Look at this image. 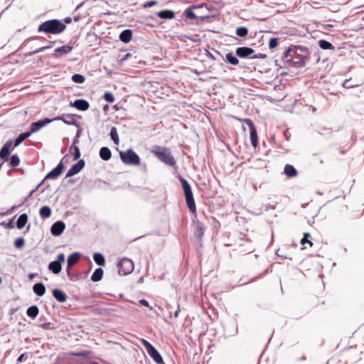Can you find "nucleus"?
Masks as SVG:
<instances>
[{
    "label": "nucleus",
    "mask_w": 364,
    "mask_h": 364,
    "mask_svg": "<svg viewBox=\"0 0 364 364\" xmlns=\"http://www.w3.org/2000/svg\"><path fill=\"white\" fill-rule=\"evenodd\" d=\"M278 46V38H272L269 42V48L270 49H274Z\"/></svg>",
    "instance_id": "nucleus-43"
},
{
    "label": "nucleus",
    "mask_w": 364,
    "mask_h": 364,
    "mask_svg": "<svg viewBox=\"0 0 364 364\" xmlns=\"http://www.w3.org/2000/svg\"><path fill=\"white\" fill-rule=\"evenodd\" d=\"M284 173L290 178H293L297 176L298 172L296 169L291 164H287L284 166Z\"/></svg>",
    "instance_id": "nucleus-20"
},
{
    "label": "nucleus",
    "mask_w": 364,
    "mask_h": 364,
    "mask_svg": "<svg viewBox=\"0 0 364 364\" xmlns=\"http://www.w3.org/2000/svg\"><path fill=\"white\" fill-rule=\"evenodd\" d=\"M157 16L164 19H172L175 17V14L171 10H163L157 13Z\"/></svg>",
    "instance_id": "nucleus-19"
},
{
    "label": "nucleus",
    "mask_w": 364,
    "mask_h": 364,
    "mask_svg": "<svg viewBox=\"0 0 364 364\" xmlns=\"http://www.w3.org/2000/svg\"><path fill=\"white\" fill-rule=\"evenodd\" d=\"M236 34L240 37H246L248 34V30L246 27H239L236 30Z\"/></svg>",
    "instance_id": "nucleus-37"
},
{
    "label": "nucleus",
    "mask_w": 364,
    "mask_h": 364,
    "mask_svg": "<svg viewBox=\"0 0 364 364\" xmlns=\"http://www.w3.org/2000/svg\"><path fill=\"white\" fill-rule=\"evenodd\" d=\"M103 98L105 101L109 103H112L115 100L114 95L109 92H107L104 94Z\"/></svg>",
    "instance_id": "nucleus-41"
},
{
    "label": "nucleus",
    "mask_w": 364,
    "mask_h": 364,
    "mask_svg": "<svg viewBox=\"0 0 364 364\" xmlns=\"http://www.w3.org/2000/svg\"><path fill=\"white\" fill-rule=\"evenodd\" d=\"M185 15L186 17L189 19H196L197 18L196 15L191 8H188L185 11Z\"/></svg>",
    "instance_id": "nucleus-40"
},
{
    "label": "nucleus",
    "mask_w": 364,
    "mask_h": 364,
    "mask_svg": "<svg viewBox=\"0 0 364 364\" xmlns=\"http://www.w3.org/2000/svg\"><path fill=\"white\" fill-rule=\"evenodd\" d=\"M64 22L65 23H70L72 22V18L71 17H66L65 19H64Z\"/></svg>",
    "instance_id": "nucleus-55"
},
{
    "label": "nucleus",
    "mask_w": 364,
    "mask_h": 364,
    "mask_svg": "<svg viewBox=\"0 0 364 364\" xmlns=\"http://www.w3.org/2000/svg\"><path fill=\"white\" fill-rule=\"evenodd\" d=\"M119 156L122 162L127 165L138 166L140 164L139 156L132 149L122 151Z\"/></svg>",
    "instance_id": "nucleus-5"
},
{
    "label": "nucleus",
    "mask_w": 364,
    "mask_h": 364,
    "mask_svg": "<svg viewBox=\"0 0 364 364\" xmlns=\"http://www.w3.org/2000/svg\"><path fill=\"white\" fill-rule=\"evenodd\" d=\"M20 164V159L19 157L15 154L12 155L10 158V165L11 167H16Z\"/></svg>",
    "instance_id": "nucleus-36"
},
{
    "label": "nucleus",
    "mask_w": 364,
    "mask_h": 364,
    "mask_svg": "<svg viewBox=\"0 0 364 364\" xmlns=\"http://www.w3.org/2000/svg\"><path fill=\"white\" fill-rule=\"evenodd\" d=\"M103 276V269L102 268H97L95 270L94 273L91 277V279L93 282L100 281Z\"/></svg>",
    "instance_id": "nucleus-29"
},
{
    "label": "nucleus",
    "mask_w": 364,
    "mask_h": 364,
    "mask_svg": "<svg viewBox=\"0 0 364 364\" xmlns=\"http://www.w3.org/2000/svg\"><path fill=\"white\" fill-rule=\"evenodd\" d=\"M158 2L156 1H149L144 4V7L149 8L156 5Z\"/></svg>",
    "instance_id": "nucleus-47"
},
{
    "label": "nucleus",
    "mask_w": 364,
    "mask_h": 364,
    "mask_svg": "<svg viewBox=\"0 0 364 364\" xmlns=\"http://www.w3.org/2000/svg\"><path fill=\"white\" fill-rule=\"evenodd\" d=\"M195 230L194 235L198 239H201L204 235L205 226L197 218L193 220Z\"/></svg>",
    "instance_id": "nucleus-10"
},
{
    "label": "nucleus",
    "mask_w": 364,
    "mask_h": 364,
    "mask_svg": "<svg viewBox=\"0 0 364 364\" xmlns=\"http://www.w3.org/2000/svg\"><path fill=\"white\" fill-rule=\"evenodd\" d=\"M227 61L234 65H236L239 63L238 59L234 56L232 53H228L226 55Z\"/></svg>",
    "instance_id": "nucleus-35"
},
{
    "label": "nucleus",
    "mask_w": 364,
    "mask_h": 364,
    "mask_svg": "<svg viewBox=\"0 0 364 364\" xmlns=\"http://www.w3.org/2000/svg\"><path fill=\"white\" fill-rule=\"evenodd\" d=\"M110 136H111L112 139L114 141V144L118 145L119 142V136H118V133H117V130L116 127H113L111 129Z\"/></svg>",
    "instance_id": "nucleus-33"
},
{
    "label": "nucleus",
    "mask_w": 364,
    "mask_h": 364,
    "mask_svg": "<svg viewBox=\"0 0 364 364\" xmlns=\"http://www.w3.org/2000/svg\"><path fill=\"white\" fill-rule=\"evenodd\" d=\"M266 58V55H264V54L256 55L252 57V58Z\"/></svg>",
    "instance_id": "nucleus-52"
},
{
    "label": "nucleus",
    "mask_w": 364,
    "mask_h": 364,
    "mask_svg": "<svg viewBox=\"0 0 364 364\" xmlns=\"http://www.w3.org/2000/svg\"><path fill=\"white\" fill-rule=\"evenodd\" d=\"M180 311H181L180 310V306H179V304H178L177 309H176V311L174 313V317L175 318H177L178 316V314H179Z\"/></svg>",
    "instance_id": "nucleus-53"
},
{
    "label": "nucleus",
    "mask_w": 364,
    "mask_h": 364,
    "mask_svg": "<svg viewBox=\"0 0 364 364\" xmlns=\"http://www.w3.org/2000/svg\"><path fill=\"white\" fill-rule=\"evenodd\" d=\"M318 44L320 48L323 50H334V46L327 41L320 40Z\"/></svg>",
    "instance_id": "nucleus-32"
},
{
    "label": "nucleus",
    "mask_w": 364,
    "mask_h": 364,
    "mask_svg": "<svg viewBox=\"0 0 364 364\" xmlns=\"http://www.w3.org/2000/svg\"><path fill=\"white\" fill-rule=\"evenodd\" d=\"M255 53V50L248 47H240L236 50V54L240 58H247Z\"/></svg>",
    "instance_id": "nucleus-17"
},
{
    "label": "nucleus",
    "mask_w": 364,
    "mask_h": 364,
    "mask_svg": "<svg viewBox=\"0 0 364 364\" xmlns=\"http://www.w3.org/2000/svg\"><path fill=\"white\" fill-rule=\"evenodd\" d=\"M72 148L74 150V152H73V159L74 160H77L80 158V149H79V148L77 146H73Z\"/></svg>",
    "instance_id": "nucleus-45"
},
{
    "label": "nucleus",
    "mask_w": 364,
    "mask_h": 364,
    "mask_svg": "<svg viewBox=\"0 0 364 364\" xmlns=\"http://www.w3.org/2000/svg\"><path fill=\"white\" fill-rule=\"evenodd\" d=\"M36 276V274H34V273H32V274H30L28 275V277L30 279H32L33 278H34Z\"/></svg>",
    "instance_id": "nucleus-56"
},
{
    "label": "nucleus",
    "mask_w": 364,
    "mask_h": 364,
    "mask_svg": "<svg viewBox=\"0 0 364 364\" xmlns=\"http://www.w3.org/2000/svg\"><path fill=\"white\" fill-rule=\"evenodd\" d=\"M28 222V215L26 213L21 214L16 223V227L18 229L21 230L23 228V227L26 225V224Z\"/></svg>",
    "instance_id": "nucleus-26"
},
{
    "label": "nucleus",
    "mask_w": 364,
    "mask_h": 364,
    "mask_svg": "<svg viewBox=\"0 0 364 364\" xmlns=\"http://www.w3.org/2000/svg\"><path fill=\"white\" fill-rule=\"evenodd\" d=\"M72 80L76 83H83L85 77L80 74H75L72 76Z\"/></svg>",
    "instance_id": "nucleus-38"
},
{
    "label": "nucleus",
    "mask_w": 364,
    "mask_h": 364,
    "mask_svg": "<svg viewBox=\"0 0 364 364\" xmlns=\"http://www.w3.org/2000/svg\"><path fill=\"white\" fill-rule=\"evenodd\" d=\"M65 228V225L62 221L55 222L51 227L50 232L53 235L58 236L62 234Z\"/></svg>",
    "instance_id": "nucleus-13"
},
{
    "label": "nucleus",
    "mask_w": 364,
    "mask_h": 364,
    "mask_svg": "<svg viewBox=\"0 0 364 364\" xmlns=\"http://www.w3.org/2000/svg\"><path fill=\"white\" fill-rule=\"evenodd\" d=\"M39 214L41 218H48L51 215V209L49 206L44 205L39 210Z\"/></svg>",
    "instance_id": "nucleus-27"
},
{
    "label": "nucleus",
    "mask_w": 364,
    "mask_h": 364,
    "mask_svg": "<svg viewBox=\"0 0 364 364\" xmlns=\"http://www.w3.org/2000/svg\"><path fill=\"white\" fill-rule=\"evenodd\" d=\"M118 272L121 275H127L132 273L134 265L132 259L124 257L120 259L117 264Z\"/></svg>",
    "instance_id": "nucleus-6"
},
{
    "label": "nucleus",
    "mask_w": 364,
    "mask_h": 364,
    "mask_svg": "<svg viewBox=\"0 0 364 364\" xmlns=\"http://www.w3.org/2000/svg\"><path fill=\"white\" fill-rule=\"evenodd\" d=\"M80 255L78 252H75L70 255L68 259V269L73 267L80 259Z\"/></svg>",
    "instance_id": "nucleus-23"
},
{
    "label": "nucleus",
    "mask_w": 364,
    "mask_h": 364,
    "mask_svg": "<svg viewBox=\"0 0 364 364\" xmlns=\"http://www.w3.org/2000/svg\"><path fill=\"white\" fill-rule=\"evenodd\" d=\"M100 156L102 159L107 161L112 156V152L107 147H102L100 150Z\"/></svg>",
    "instance_id": "nucleus-24"
},
{
    "label": "nucleus",
    "mask_w": 364,
    "mask_h": 364,
    "mask_svg": "<svg viewBox=\"0 0 364 364\" xmlns=\"http://www.w3.org/2000/svg\"><path fill=\"white\" fill-rule=\"evenodd\" d=\"M132 31L131 30H124L119 35V39L124 43H128L132 39Z\"/></svg>",
    "instance_id": "nucleus-25"
},
{
    "label": "nucleus",
    "mask_w": 364,
    "mask_h": 364,
    "mask_svg": "<svg viewBox=\"0 0 364 364\" xmlns=\"http://www.w3.org/2000/svg\"><path fill=\"white\" fill-rule=\"evenodd\" d=\"M57 262H59L60 264L65 261V255L63 253H60L57 256Z\"/></svg>",
    "instance_id": "nucleus-48"
},
{
    "label": "nucleus",
    "mask_w": 364,
    "mask_h": 364,
    "mask_svg": "<svg viewBox=\"0 0 364 364\" xmlns=\"http://www.w3.org/2000/svg\"><path fill=\"white\" fill-rule=\"evenodd\" d=\"M25 241L22 237L17 238L14 242V245L16 248L20 249L24 246Z\"/></svg>",
    "instance_id": "nucleus-42"
},
{
    "label": "nucleus",
    "mask_w": 364,
    "mask_h": 364,
    "mask_svg": "<svg viewBox=\"0 0 364 364\" xmlns=\"http://www.w3.org/2000/svg\"><path fill=\"white\" fill-rule=\"evenodd\" d=\"M179 179L181 183V186L183 187V191H184L185 198H186V202L187 206H188L189 210L192 213L196 215V205L195 200L193 198V192L191 190V187L189 185V183H188V181L184 178L181 177Z\"/></svg>",
    "instance_id": "nucleus-4"
},
{
    "label": "nucleus",
    "mask_w": 364,
    "mask_h": 364,
    "mask_svg": "<svg viewBox=\"0 0 364 364\" xmlns=\"http://www.w3.org/2000/svg\"><path fill=\"white\" fill-rule=\"evenodd\" d=\"M33 290L37 296H42L45 294L46 287L42 283H36L33 285Z\"/></svg>",
    "instance_id": "nucleus-21"
},
{
    "label": "nucleus",
    "mask_w": 364,
    "mask_h": 364,
    "mask_svg": "<svg viewBox=\"0 0 364 364\" xmlns=\"http://www.w3.org/2000/svg\"><path fill=\"white\" fill-rule=\"evenodd\" d=\"M142 343L144 344L147 353L153 358V360L158 364L164 362L161 355L158 350L147 341L143 339Z\"/></svg>",
    "instance_id": "nucleus-7"
},
{
    "label": "nucleus",
    "mask_w": 364,
    "mask_h": 364,
    "mask_svg": "<svg viewBox=\"0 0 364 364\" xmlns=\"http://www.w3.org/2000/svg\"><path fill=\"white\" fill-rule=\"evenodd\" d=\"M39 313V309L38 308L37 306H30L27 311H26V314L28 315V316L32 318H35L38 314Z\"/></svg>",
    "instance_id": "nucleus-28"
},
{
    "label": "nucleus",
    "mask_w": 364,
    "mask_h": 364,
    "mask_svg": "<svg viewBox=\"0 0 364 364\" xmlns=\"http://www.w3.org/2000/svg\"><path fill=\"white\" fill-rule=\"evenodd\" d=\"M355 350V348H353V347H350L348 349L346 350V353H348V355H350L351 354H353V353Z\"/></svg>",
    "instance_id": "nucleus-51"
},
{
    "label": "nucleus",
    "mask_w": 364,
    "mask_h": 364,
    "mask_svg": "<svg viewBox=\"0 0 364 364\" xmlns=\"http://www.w3.org/2000/svg\"><path fill=\"white\" fill-rule=\"evenodd\" d=\"M63 164L60 162L58 164V165L53 168L51 171H50L46 176L45 177L44 180L46 179H56L63 172Z\"/></svg>",
    "instance_id": "nucleus-11"
},
{
    "label": "nucleus",
    "mask_w": 364,
    "mask_h": 364,
    "mask_svg": "<svg viewBox=\"0 0 364 364\" xmlns=\"http://www.w3.org/2000/svg\"><path fill=\"white\" fill-rule=\"evenodd\" d=\"M49 48H50L49 46H43V47L39 48L36 50L33 51V53L35 54V53H38L42 52V51L45 50L46 49H48Z\"/></svg>",
    "instance_id": "nucleus-50"
},
{
    "label": "nucleus",
    "mask_w": 364,
    "mask_h": 364,
    "mask_svg": "<svg viewBox=\"0 0 364 364\" xmlns=\"http://www.w3.org/2000/svg\"><path fill=\"white\" fill-rule=\"evenodd\" d=\"M12 145H13V141L11 140L7 141L4 144V146H2V148L0 150V158L1 159H4V160L7 159V158L10 154V151L11 150Z\"/></svg>",
    "instance_id": "nucleus-14"
},
{
    "label": "nucleus",
    "mask_w": 364,
    "mask_h": 364,
    "mask_svg": "<svg viewBox=\"0 0 364 364\" xmlns=\"http://www.w3.org/2000/svg\"><path fill=\"white\" fill-rule=\"evenodd\" d=\"M73 356L75 357H85L91 354V351L90 350H81L78 352H75L71 353Z\"/></svg>",
    "instance_id": "nucleus-39"
},
{
    "label": "nucleus",
    "mask_w": 364,
    "mask_h": 364,
    "mask_svg": "<svg viewBox=\"0 0 364 364\" xmlns=\"http://www.w3.org/2000/svg\"><path fill=\"white\" fill-rule=\"evenodd\" d=\"M151 152L163 163L168 166H174L176 164V160L172 156L171 152L168 148L154 146L151 150Z\"/></svg>",
    "instance_id": "nucleus-3"
},
{
    "label": "nucleus",
    "mask_w": 364,
    "mask_h": 364,
    "mask_svg": "<svg viewBox=\"0 0 364 364\" xmlns=\"http://www.w3.org/2000/svg\"><path fill=\"white\" fill-rule=\"evenodd\" d=\"M85 161L81 159L78 161L77 163L73 165V166L69 169L66 174V177L73 176L77 173H78L85 166Z\"/></svg>",
    "instance_id": "nucleus-9"
},
{
    "label": "nucleus",
    "mask_w": 364,
    "mask_h": 364,
    "mask_svg": "<svg viewBox=\"0 0 364 364\" xmlns=\"http://www.w3.org/2000/svg\"><path fill=\"white\" fill-rule=\"evenodd\" d=\"M73 50V47L68 45H65L61 47H58L55 49L54 51V57L55 58H60L64 55H67L70 53Z\"/></svg>",
    "instance_id": "nucleus-16"
},
{
    "label": "nucleus",
    "mask_w": 364,
    "mask_h": 364,
    "mask_svg": "<svg viewBox=\"0 0 364 364\" xmlns=\"http://www.w3.org/2000/svg\"><path fill=\"white\" fill-rule=\"evenodd\" d=\"M129 55H130V54H129V53H128V54H127V55H126V58H127L128 56H129Z\"/></svg>",
    "instance_id": "nucleus-57"
},
{
    "label": "nucleus",
    "mask_w": 364,
    "mask_h": 364,
    "mask_svg": "<svg viewBox=\"0 0 364 364\" xmlns=\"http://www.w3.org/2000/svg\"><path fill=\"white\" fill-rule=\"evenodd\" d=\"M241 122H245L250 128V140L253 147L256 148L258 145V136L257 129L250 119H240Z\"/></svg>",
    "instance_id": "nucleus-8"
},
{
    "label": "nucleus",
    "mask_w": 364,
    "mask_h": 364,
    "mask_svg": "<svg viewBox=\"0 0 364 364\" xmlns=\"http://www.w3.org/2000/svg\"><path fill=\"white\" fill-rule=\"evenodd\" d=\"M93 259L95 263L100 266H104L105 264V257L101 253H95L93 255Z\"/></svg>",
    "instance_id": "nucleus-30"
},
{
    "label": "nucleus",
    "mask_w": 364,
    "mask_h": 364,
    "mask_svg": "<svg viewBox=\"0 0 364 364\" xmlns=\"http://www.w3.org/2000/svg\"><path fill=\"white\" fill-rule=\"evenodd\" d=\"M24 357V353L20 355L18 358H17V363H21L23 361Z\"/></svg>",
    "instance_id": "nucleus-54"
},
{
    "label": "nucleus",
    "mask_w": 364,
    "mask_h": 364,
    "mask_svg": "<svg viewBox=\"0 0 364 364\" xmlns=\"http://www.w3.org/2000/svg\"><path fill=\"white\" fill-rule=\"evenodd\" d=\"M139 304H141L142 306L149 307L150 309H153L151 306H149V302L145 299L139 300Z\"/></svg>",
    "instance_id": "nucleus-49"
},
{
    "label": "nucleus",
    "mask_w": 364,
    "mask_h": 364,
    "mask_svg": "<svg viewBox=\"0 0 364 364\" xmlns=\"http://www.w3.org/2000/svg\"><path fill=\"white\" fill-rule=\"evenodd\" d=\"M31 135V132H27L25 133L21 134L16 139L14 143V146H17L21 144L26 139H27Z\"/></svg>",
    "instance_id": "nucleus-31"
},
{
    "label": "nucleus",
    "mask_w": 364,
    "mask_h": 364,
    "mask_svg": "<svg viewBox=\"0 0 364 364\" xmlns=\"http://www.w3.org/2000/svg\"><path fill=\"white\" fill-rule=\"evenodd\" d=\"M309 237H311V235L309 232H304L303 238L301 240V244L304 245L307 243L310 247H312L313 242L309 240Z\"/></svg>",
    "instance_id": "nucleus-34"
},
{
    "label": "nucleus",
    "mask_w": 364,
    "mask_h": 364,
    "mask_svg": "<svg viewBox=\"0 0 364 364\" xmlns=\"http://www.w3.org/2000/svg\"><path fill=\"white\" fill-rule=\"evenodd\" d=\"M53 296L59 302L63 303L67 300V295L60 289L53 290Z\"/></svg>",
    "instance_id": "nucleus-18"
},
{
    "label": "nucleus",
    "mask_w": 364,
    "mask_h": 364,
    "mask_svg": "<svg viewBox=\"0 0 364 364\" xmlns=\"http://www.w3.org/2000/svg\"><path fill=\"white\" fill-rule=\"evenodd\" d=\"M1 225L4 226L6 228L12 229L14 228V218L12 220H11L8 223H6L4 222Z\"/></svg>",
    "instance_id": "nucleus-46"
},
{
    "label": "nucleus",
    "mask_w": 364,
    "mask_h": 364,
    "mask_svg": "<svg viewBox=\"0 0 364 364\" xmlns=\"http://www.w3.org/2000/svg\"><path fill=\"white\" fill-rule=\"evenodd\" d=\"M64 117H67L68 118H72V115L71 114H64L63 116H60V117H56L55 118H54L53 119H52L53 121L54 120H61L63 121L64 123L67 124H70V123L69 122L67 121V119H64Z\"/></svg>",
    "instance_id": "nucleus-44"
},
{
    "label": "nucleus",
    "mask_w": 364,
    "mask_h": 364,
    "mask_svg": "<svg viewBox=\"0 0 364 364\" xmlns=\"http://www.w3.org/2000/svg\"><path fill=\"white\" fill-rule=\"evenodd\" d=\"M70 106L75 107L76 109L81 111H86L90 107V104L85 100L80 99L76 100L73 102H70Z\"/></svg>",
    "instance_id": "nucleus-15"
},
{
    "label": "nucleus",
    "mask_w": 364,
    "mask_h": 364,
    "mask_svg": "<svg viewBox=\"0 0 364 364\" xmlns=\"http://www.w3.org/2000/svg\"><path fill=\"white\" fill-rule=\"evenodd\" d=\"M48 269L54 274H58L60 272L62 266L59 262L53 261L48 265Z\"/></svg>",
    "instance_id": "nucleus-22"
},
{
    "label": "nucleus",
    "mask_w": 364,
    "mask_h": 364,
    "mask_svg": "<svg viewBox=\"0 0 364 364\" xmlns=\"http://www.w3.org/2000/svg\"><path fill=\"white\" fill-rule=\"evenodd\" d=\"M284 56L294 66L301 67L304 65L306 61L309 59V53L308 48L299 46H295L294 49L289 48L285 51Z\"/></svg>",
    "instance_id": "nucleus-1"
},
{
    "label": "nucleus",
    "mask_w": 364,
    "mask_h": 364,
    "mask_svg": "<svg viewBox=\"0 0 364 364\" xmlns=\"http://www.w3.org/2000/svg\"><path fill=\"white\" fill-rule=\"evenodd\" d=\"M51 122H53L52 119L46 118L43 120H39L38 122L32 123L31 126V132H30L31 134L36 132L37 131L40 130L44 126L50 123Z\"/></svg>",
    "instance_id": "nucleus-12"
},
{
    "label": "nucleus",
    "mask_w": 364,
    "mask_h": 364,
    "mask_svg": "<svg viewBox=\"0 0 364 364\" xmlns=\"http://www.w3.org/2000/svg\"><path fill=\"white\" fill-rule=\"evenodd\" d=\"M66 29V25L58 19L48 20L41 23L38 27V32L57 35Z\"/></svg>",
    "instance_id": "nucleus-2"
}]
</instances>
